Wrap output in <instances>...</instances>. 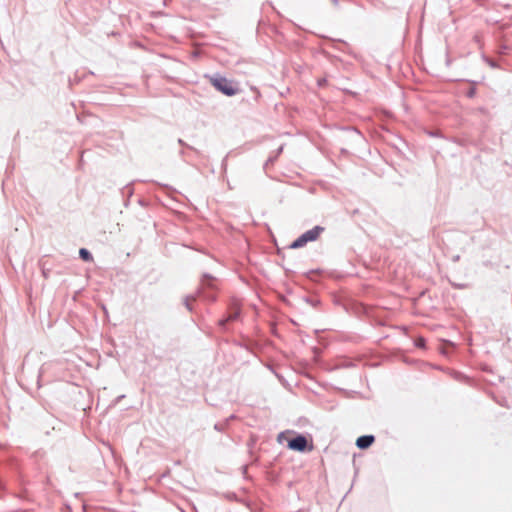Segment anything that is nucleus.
I'll return each mask as SVG.
<instances>
[{"mask_svg":"<svg viewBox=\"0 0 512 512\" xmlns=\"http://www.w3.org/2000/svg\"><path fill=\"white\" fill-rule=\"evenodd\" d=\"M178 143H179L180 145H183V146H186V147H188V148H189V146H188L187 144H185V143H184V141H183L182 139H178ZM190 149H193V148H192V147H190Z\"/></svg>","mask_w":512,"mask_h":512,"instance_id":"4468645a","label":"nucleus"},{"mask_svg":"<svg viewBox=\"0 0 512 512\" xmlns=\"http://www.w3.org/2000/svg\"><path fill=\"white\" fill-rule=\"evenodd\" d=\"M375 441V437L373 435H362L357 438L356 446L359 449H367L369 448Z\"/></svg>","mask_w":512,"mask_h":512,"instance_id":"39448f33","label":"nucleus"},{"mask_svg":"<svg viewBox=\"0 0 512 512\" xmlns=\"http://www.w3.org/2000/svg\"><path fill=\"white\" fill-rule=\"evenodd\" d=\"M325 81H326L325 79L320 80V81L318 82V84L321 86V85H323V84H324V82H325Z\"/></svg>","mask_w":512,"mask_h":512,"instance_id":"a211bd4d","label":"nucleus"},{"mask_svg":"<svg viewBox=\"0 0 512 512\" xmlns=\"http://www.w3.org/2000/svg\"><path fill=\"white\" fill-rule=\"evenodd\" d=\"M206 298H207L208 300H210V301H215V300H216V296H215V295H210V294H208V295H206Z\"/></svg>","mask_w":512,"mask_h":512,"instance_id":"f8f14e48","label":"nucleus"},{"mask_svg":"<svg viewBox=\"0 0 512 512\" xmlns=\"http://www.w3.org/2000/svg\"><path fill=\"white\" fill-rule=\"evenodd\" d=\"M331 2L333 3V5L338 6L339 0H331Z\"/></svg>","mask_w":512,"mask_h":512,"instance_id":"dca6fc26","label":"nucleus"},{"mask_svg":"<svg viewBox=\"0 0 512 512\" xmlns=\"http://www.w3.org/2000/svg\"><path fill=\"white\" fill-rule=\"evenodd\" d=\"M241 307L237 302L230 303L228 307V314L226 317L218 321V326L222 331H227V325L230 322H234L240 319Z\"/></svg>","mask_w":512,"mask_h":512,"instance_id":"7ed1b4c3","label":"nucleus"},{"mask_svg":"<svg viewBox=\"0 0 512 512\" xmlns=\"http://www.w3.org/2000/svg\"><path fill=\"white\" fill-rule=\"evenodd\" d=\"M325 231V228L320 225L314 226L312 229L307 230L295 239L291 244V249H298L304 247L308 242L316 241L319 236Z\"/></svg>","mask_w":512,"mask_h":512,"instance_id":"f03ea898","label":"nucleus"},{"mask_svg":"<svg viewBox=\"0 0 512 512\" xmlns=\"http://www.w3.org/2000/svg\"><path fill=\"white\" fill-rule=\"evenodd\" d=\"M450 284L452 287H454L456 289H467L469 287V285L467 283H456V282L450 281Z\"/></svg>","mask_w":512,"mask_h":512,"instance_id":"1a4fd4ad","label":"nucleus"},{"mask_svg":"<svg viewBox=\"0 0 512 512\" xmlns=\"http://www.w3.org/2000/svg\"><path fill=\"white\" fill-rule=\"evenodd\" d=\"M125 190L127 191L128 194H132V190L129 187H126Z\"/></svg>","mask_w":512,"mask_h":512,"instance_id":"f3484780","label":"nucleus"},{"mask_svg":"<svg viewBox=\"0 0 512 512\" xmlns=\"http://www.w3.org/2000/svg\"><path fill=\"white\" fill-rule=\"evenodd\" d=\"M282 151H283V146H280V147L277 149V151H276V155H275V157H278V156L282 153Z\"/></svg>","mask_w":512,"mask_h":512,"instance_id":"ddd939ff","label":"nucleus"},{"mask_svg":"<svg viewBox=\"0 0 512 512\" xmlns=\"http://www.w3.org/2000/svg\"><path fill=\"white\" fill-rule=\"evenodd\" d=\"M287 447L293 451L304 452L308 448V440L306 436L298 434L288 441Z\"/></svg>","mask_w":512,"mask_h":512,"instance_id":"20e7f679","label":"nucleus"},{"mask_svg":"<svg viewBox=\"0 0 512 512\" xmlns=\"http://www.w3.org/2000/svg\"><path fill=\"white\" fill-rule=\"evenodd\" d=\"M79 256L83 261L90 262L93 260V256L89 250L86 248H81L79 250Z\"/></svg>","mask_w":512,"mask_h":512,"instance_id":"423d86ee","label":"nucleus"},{"mask_svg":"<svg viewBox=\"0 0 512 512\" xmlns=\"http://www.w3.org/2000/svg\"><path fill=\"white\" fill-rule=\"evenodd\" d=\"M213 280L214 278L210 274H204L202 279V285L209 289H214V285L212 283Z\"/></svg>","mask_w":512,"mask_h":512,"instance_id":"0eeeda50","label":"nucleus"},{"mask_svg":"<svg viewBox=\"0 0 512 512\" xmlns=\"http://www.w3.org/2000/svg\"><path fill=\"white\" fill-rule=\"evenodd\" d=\"M223 427L224 425L223 424H220V423H217L215 424L214 428L218 431H222L223 430Z\"/></svg>","mask_w":512,"mask_h":512,"instance_id":"9b49d317","label":"nucleus"},{"mask_svg":"<svg viewBox=\"0 0 512 512\" xmlns=\"http://www.w3.org/2000/svg\"><path fill=\"white\" fill-rule=\"evenodd\" d=\"M276 158H277V157H275V156H274V157H269V158H268V160H267V162H266V164H268V163H272Z\"/></svg>","mask_w":512,"mask_h":512,"instance_id":"2eb2a0df","label":"nucleus"},{"mask_svg":"<svg viewBox=\"0 0 512 512\" xmlns=\"http://www.w3.org/2000/svg\"><path fill=\"white\" fill-rule=\"evenodd\" d=\"M194 299H195V297H186V298H185L184 304H185L186 308H187L189 311H192V310H193V309H192V306H191L190 301H191V300H194Z\"/></svg>","mask_w":512,"mask_h":512,"instance_id":"9d476101","label":"nucleus"},{"mask_svg":"<svg viewBox=\"0 0 512 512\" xmlns=\"http://www.w3.org/2000/svg\"><path fill=\"white\" fill-rule=\"evenodd\" d=\"M210 82L217 91L228 97L234 96L240 91L237 83L221 75L211 77Z\"/></svg>","mask_w":512,"mask_h":512,"instance_id":"f257e3e1","label":"nucleus"},{"mask_svg":"<svg viewBox=\"0 0 512 512\" xmlns=\"http://www.w3.org/2000/svg\"><path fill=\"white\" fill-rule=\"evenodd\" d=\"M476 93H477L476 88H475V87H473V86H471V87H469V88L467 89V91L465 92V95H466L468 98L472 99V98H474V97L476 96Z\"/></svg>","mask_w":512,"mask_h":512,"instance_id":"6e6552de","label":"nucleus"}]
</instances>
